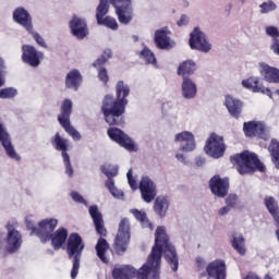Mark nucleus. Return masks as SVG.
<instances>
[{
    "mask_svg": "<svg viewBox=\"0 0 279 279\" xmlns=\"http://www.w3.org/2000/svg\"><path fill=\"white\" fill-rule=\"evenodd\" d=\"M110 11V1L100 0L98 7L96 8V21L98 25H104L109 29L117 31L119 29V24L114 17L106 16ZM106 16V17H104Z\"/></svg>",
    "mask_w": 279,
    "mask_h": 279,
    "instance_id": "10",
    "label": "nucleus"
},
{
    "mask_svg": "<svg viewBox=\"0 0 279 279\" xmlns=\"http://www.w3.org/2000/svg\"><path fill=\"white\" fill-rule=\"evenodd\" d=\"M182 95L185 99H193L197 95V85L191 78H183Z\"/></svg>",
    "mask_w": 279,
    "mask_h": 279,
    "instance_id": "35",
    "label": "nucleus"
},
{
    "mask_svg": "<svg viewBox=\"0 0 279 279\" xmlns=\"http://www.w3.org/2000/svg\"><path fill=\"white\" fill-rule=\"evenodd\" d=\"M171 32L167 27L155 32V45L157 49H171Z\"/></svg>",
    "mask_w": 279,
    "mask_h": 279,
    "instance_id": "29",
    "label": "nucleus"
},
{
    "mask_svg": "<svg viewBox=\"0 0 279 279\" xmlns=\"http://www.w3.org/2000/svg\"><path fill=\"white\" fill-rule=\"evenodd\" d=\"M116 9L119 23L128 25L132 22V0H110Z\"/></svg>",
    "mask_w": 279,
    "mask_h": 279,
    "instance_id": "11",
    "label": "nucleus"
},
{
    "mask_svg": "<svg viewBox=\"0 0 279 279\" xmlns=\"http://www.w3.org/2000/svg\"><path fill=\"white\" fill-rule=\"evenodd\" d=\"M196 263H197L198 269H202V268H203V265H204V259L198 258V259H196Z\"/></svg>",
    "mask_w": 279,
    "mask_h": 279,
    "instance_id": "54",
    "label": "nucleus"
},
{
    "mask_svg": "<svg viewBox=\"0 0 279 279\" xmlns=\"http://www.w3.org/2000/svg\"><path fill=\"white\" fill-rule=\"evenodd\" d=\"M131 215L135 217L137 221H140L142 228H148V230H154V225L149 221V218H147V213L145 210H140V209H131L130 210Z\"/></svg>",
    "mask_w": 279,
    "mask_h": 279,
    "instance_id": "37",
    "label": "nucleus"
},
{
    "mask_svg": "<svg viewBox=\"0 0 279 279\" xmlns=\"http://www.w3.org/2000/svg\"><path fill=\"white\" fill-rule=\"evenodd\" d=\"M106 186L113 195V197H119V190H117V187L114 186V180L112 178H108V180L106 181Z\"/></svg>",
    "mask_w": 279,
    "mask_h": 279,
    "instance_id": "45",
    "label": "nucleus"
},
{
    "mask_svg": "<svg viewBox=\"0 0 279 279\" xmlns=\"http://www.w3.org/2000/svg\"><path fill=\"white\" fill-rule=\"evenodd\" d=\"M174 141L175 143H184L180 146V151H193L196 147L195 135L189 131L178 133Z\"/></svg>",
    "mask_w": 279,
    "mask_h": 279,
    "instance_id": "24",
    "label": "nucleus"
},
{
    "mask_svg": "<svg viewBox=\"0 0 279 279\" xmlns=\"http://www.w3.org/2000/svg\"><path fill=\"white\" fill-rule=\"evenodd\" d=\"M230 162L236 167V171L240 175H250V173H256V171L265 173V171H267L265 163L260 161L258 155L250 150L232 155L230 157Z\"/></svg>",
    "mask_w": 279,
    "mask_h": 279,
    "instance_id": "4",
    "label": "nucleus"
},
{
    "mask_svg": "<svg viewBox=\"0 0 279 279\" xmlns=\"http://www.w3.org/2000/svg\"><path fill=\"white\" fill-rule=\"evenodd\" d=\"M140 58L146 62V64H156V56L149 48L144 47L143 50L140 52Z\"/></svg>",
    "mask_w": 279,
    "mask_h": 279,
    "instance_id": "40",
    "label": "nucleus"
},
{
    "mask_svg": "<svg viewBox=\"0 0 279 279\" xmlns=\"http://www.w3.org/2000/svg\"><path fill=\"white\" fill-rule=\"evenodd\" d=\"M179 27H183V25H189V16L182 15L180 20L177 22Z\"/></svg>",
    "mask_w": 279,
    "mask_h": 279,
    "instance_id": "52",
    "label": "nucleus"
},
{
    "mask_svg": "<svg viewBox=\"0 0 279 279\" xmlns=\"http://www.w3.org/2000/svg\"><path fill=\"white\" fill-rule=\"evenodd\" d=\"M71 197L73 202H76L77 204H86V199H84V196H82L78 192H71Z\"/></svg>",
    "mask_w": 279,
    "mask_h": 279,
    "instance_id": "50",
    "label": "nucleus"
},
{
    "mask_svg": "<svg viewBox=\"0 0 279 279\" xmlns=\"http://www.w3.org/2000/svg\"><path fill=\"white\" fill-rule=\"evenodd\" d=\"M128 97H130V85L123 81L116 84V98L107 94L102 99L101 112L108 125H123L125 120V108L128 107Z\"/></svg>",
    "mask_w": 279,
    "mask_h": 279,
    "instance_id": "2",
    "label": "nucleus"
},
{
    "mask_svg": "<svg viewBox=\"0 0 279 279\" xmlns=\"http://www.w3.org/2000/svg\"><path fill=\"white\" fill-rule=\"evenodd\" d=\"M268 151L271 156V161L274 162L276 169H279V142L276 138L270 141L268 146Z\"/></svg>",
    "mask_w": 279,
    "mask_h": 279,
    "instance_id": "39",
    "label": "nucleus"
},
{
    "mask_svg": "<svg viewBox=\"0 0 279 279\" xmlns=\"http://www.w3.org/2000/svg\"><path fill=\"white\" fill-rule=\"evenodd\" d=\"M39 231L38 239H40L41 243H47L49 238L52 235L53 230L58 228V219L56 218H46L38 222Z\"/></svg>",
    "mask_w": 279,
    "mask_h": 279,
    "instance_id": "21",
    "label": "nucleus"
},
{
    "mask_svg": "<svg viewBox=\"0 0 279 279\" xmlns=\"http://www.w3.org/2000/svg\"><path fill=\"white\" fill-rule=\"evenodd\" d=\"M260 74L264 76V80L269 84H279V70L278 68L270 66L269 64L263 63L260 65Z\"/></svg>",
    "mask_w": 279,
    "mask_h": 279,
    "instance_id": "32",
    "label": "nucleus"
},
{
    "mask_svg": "<svg viewBox=\"0 0 279 279\" xmlns=\"http://www.w3.org/2000/svg\"><path fill=\"white\" fill-rule=\"evenodd\" d=\"M260 13L262 14H268V12H274L276 10L277 5L274 3V1L269 0L267 2H263L260 5Z\"/></svg>",
    "mask_w": 279,
    "mask_h": 279,
    "instance_id": "43",
    "label": "nucleus"
},
{
    "mask_svg": "<svg viewBox=\"0 0 279 279\" xmlns=\"http://www.w3.org/2000/svg\"><path fill=\"white\" fill-rule=\"evenodd\" d=\"M3 86V78L0 76V87Z\"/></svg>",
    "mask_w": 279,
    "mask_h": 279,
    "instance_id": "56",
    "label": "nucleus"
},
{
    "mask_svg": "<svg viewBox=\"0 0 279 279\" xmlns=\"http://www.w3.org/2000/svg\"><path fill=\"white\" fill-rule=\"evenodd\" d=\"M162 254L172 271H178L180 267V258L175 246L169 242V235L165 227H158L155 233V244L146 263L138 268H135V278L137 279H160V269L162 267Z\"/></svg>",
    "mask_w": 279,
    "mask_h": 279,
    "instance_id": "1",
    "label": "nucleus"
},
{
    "mask_svg": "<svg viewBox=\"0 0 279 279\" xmlns=\"http://www.w3.org/2000/svg\"><path fill=\"white\" fill-rule=\"evenodd\" d=\"M197 69V64L193 60H186L179 64L177 73L181 75L183 80L189 78V75H193Z\"/></svg>",
    "mask_w": 279,
    "mask_h": 279,
    "instance_id": "34",
    "label": "nucleus"
},
{
    "mask_svg": "<svg viewBox=\"0 0 279 279\" xmlns=\"http://www.w3.org/2000/svg\"><path fill=\"white\" fill-rule=\"evenodd\" d=\"M89 215L93 219L95 230L97 234H99V238L95 250H96V255L104 263L105 265H108L110 263V259L106 256L107 252L110 250V244L105 236H108V230L106 229L105 222H104V215L99 211V207L97 205H92L89 206Z\"/></svg>",
    "mask_w": 279,
    "mask_h": 279,
    "instance_id": "3",
    "label": "nucleus"
},
{
    "mask_svg": "<svg viewBox=\"0 0 279 279\" xmlns=\"http://www.w3.org/2000/svg\"><path fill=\"white\" fill-rule=\"evenodd\" d=\"M51 145L57 151H61L63 158L65 173L69 178L73 177V166H71V157L69 156V140L62 137L60 132H57L54 136L51 137Z\"/></svg>",
    "mask_w": 279,
    "mask_h": 279,
    "instance_id": "8",
    "label": "nucleus"
},
{
    "mask_svg": "<svg viewBox=\"0 0 279 279\" xmlns=\"http://www.w3.org/2000/svg\"><path fill=\"white\" fill-rule=\"evenodd\" d=\"M138 189L141 191L142 199H144L146 204H151V202L156 199V195H158L156 184L151 179H149V177L142 178Z\"/></svg>",
    "mask_w": 279,
    "mask_h": 279,
    "instance_id": "19",
    "label": "nucleus"
},
{
    "mask_svg": "<svg viewBox=\"0 0 279 279\" xmlns=\"http://www.w3.org/2000/svg\"><path fill=\"white\" fill-rule=\"evenodd\" d=\"M82 82L83 77L80 70H71L65 76V88H69L70 90H80Z\"/></svg>",
    "mask_w": 279,
    "mask_h": 279,
    "instance_id": "30",
    "label": "nucleus"
},
{
    "mask_svg": "<svg viewBox=\"0 0 279 279\" xmlns=\"http://www.w3.org/2000/svg\"><path fill=\"white\" fill-rule=\"evenodd\" d=\"M66 239H69V230L64 227H60L49 236V241H51V245L56 251L62 250V245L66 243Z\"/></svg>",
    "mask_w": 279,
    "mask_h": 279,
    "instance_id": "28",
    "label": "nucleus"
},
{
    "mask_svg": "<svg viewBox=\"0 0 279 279\" xmlns=\"http://www.w3.org/2000/svg\"><path fill=\"white\" fill-rule=\"evenodd\" d=\"M243 132L245 136L248 138H254V136H258L263 141H269V132L267 131V126L262 122H244Z\"/></svg>",
    "mask_w": 279,
    "mask_h": 279,
    "instance_id": "15",
    "label": "nucleus"
},
{
    "mask_svg": "<svg viewBox=\"0 0 279 279\" xmlns=\"http://www.w3.org/2000/svg\"><path fill=\"white\" fill-rule=\"evenodd\" d=\"M112 279H133L136 278V268L132 265H118L111 270Z\"/></svg>",
    "mask_w": 279,
    "mask_h": 279,
    "instance_id": "27",
    "label": "nucleus"
},
{
    "mask_svg": "<svg viewBox=\"0 0 279 279\" xmlns=\"http://www.w3.org/2000/svg\"><path fill=\"white\" fill-rule=\"evenodd\" d=\"M129 185L133 191H136L138 189V183H136V179L132 175V169H130L126 173Z\"/></svg>",
    "mask_w": 279,
    "mask_h": 279,
    "instance_id": "47",
    "label": "nucleus"
},
{
    "mask_svg": "<svg viewBox=\"0 0 279 279\" xmlns=\"http://www.w3.org/2000/svg\"><path fill=\"white\" fill-rule=\"evenodd\" d=\"M265 279H274V278H271V276H269V275H266Z\"/></svg>",
    "mask_w": 279,
    "mask_h": 279,
    "instance_id": "57",
    "label": "nucleus"
},
{
    "mask_svg": "<svg viewBox=\"0 0 279 279\" xmlns=\"http://www.w3.org/2000/svg\"><path fill=\"white\" fill-rule=\"evenodd\" d=\"M209 189L216 197H227L230 191V179L216 174L209 180Z\"/></svg>",
    "mask_w": 279,
    "mask_h": 279,
    "instance_id": "14",
    "label": "nucleus"
},
{
    "mask_svg": "<svg viewBox=\"0 0 279 279\" xmlns=\"http://www.w3.org/2000/svg\"><path fill=\"white\" fill-rule=\"evenodd\" d=\"M71 114H73V101L65 98L61 104L58 121L63 130H65L66 134L73 138V141H81L82 135L73 125H71Z\"/></svg>",
    "mask_w": 279,
    "mask_h": 279,
    "instance_id": "7",
    "label": "nucleus"
},
{
    "mask_svg": "<svg viewBox=\"0 0 279 279\" xmlns=\"http://www.w3.org/2000/svg\"><path fill=\"white\" fill-rule=\"evenodd\" d=\"M5 229L8 230L7 251L9 254H14L15 252H19V250H21V245H23V235L19 230L14 229V225L11 222L7 223Z\"/></svg>",
    "mask_w": 279,
    "mask_h": 279,
    "instance_id": "13",
    "label": "nucleus"
},
{
    "mask_svg": "<svg viewBox=\"0 0 279 279\" xmlns=\"http://www.w3.org/2000/svg\"><path fill=\"white\" fill-rule=\"evenodd\" d=\"M175 158H177L178 160H180L181 162H184V160H185L184 155H182V154H177V155H175Z\"/></svg>",
    "mask_w": 279,
    "mask_h": 279,
    "instance_id": "55",
    "label": "nucleus"
},
{
    "mask_svg": "<svg viewBox=\"0 0 279 279\" xmlns=\"http://www.w3.org/2000/svg\"><path fill=\"white\" fill-rule=\"evenodd\" d=\"M107 134L111 141L114 143H118L120 147H124L128 151H136V145L132 141L125 132H123L121 129L117 128H109L107 131Z\"/></svg>",
    "mask_w": 279,
    "mask_h": 279,
    "instance_id": "12",
    "label": "nucleus"
},
{
    "mask_svg": "<svg viewBox=\"0 0 279 279\" xmlns=\"http://www.w3.org/2000/svg\"><path fill=\"white\" fill-rule=\"evenodd\" d=\"M16 95H19V92L14 87L0 89V99H13Z\"/></svg>",
    "mask_w": 279,
    "mask_h": 279,
    "instance_id": "42",
    "label": "nucleus"
},
{
    "mask_svg": "<svg viewBox=\"0 0 279 279\" xmlns=\"http://www.w3.org/2000/svg\"><path fill=\"white\" fill-rule=\"evenodd\" d=\"M189 45L191 49H196L197 51H203V53H208L211 46L206 39V34L199 31L198 27H195L194 31L190 34Z\"/></svg>",
    "mask_w": 279,
    "mask_h": 279,
    "instance_id": "16",
    "label": "nucleus"
},
{
    "mask_svg": "<svg viewBox=\"0 0 279 279\" xmlns=\"http://www.w3.org/2000/svg\"><path fill=\"white\" fill-rule=\"evenodd\" d=\"M22 60L29 66H38L40 61L45 59V53L36 50L34 46L23 45L22 46Z\"/></svg>",
    "mask_w": 279,
    "mask_h": 279,
    "instance_id": "18",
    "label": "nucleus"
},
{
    "mask_svg": "<svg viewBox=\"0 0 279 279\" xmlns=\"http://www.w3.org/2000/svg\"><path fill=\"white\" fill-rule=\"evenodd\" d=\"M239 199V196H236V194H230L227 198H226V204L227 206H229L230 208H234L236 206V202Z\"/></svg>",
    "mask_w": 279,
    "mask_h": 279,
    "instance_id": "48",
    "label": "nucleus"
},
{
    "mask_svg": "<svg viewBox=\"0 0 279 279\" xmlns=\"http://www.w3.org/2000/svg\"><path fill=\"white\" fill-rule=\"evenodd\" d=\"M100 170L107 178H117L119 175V167L114 165L101 166Z\"/></svg>",
    "mask_w": 279,
    "mask_h": 279,
    "instance_id": "41",
    "label": "nucleus"
},
{
    "mask_svg": "<svg viewBox=\"0 0 279 279\" xmlns=\"http://www.w3.org/2000/svg\"><path fill=\"white\" fill-rule=\"evenodd\" d=\"M3 66V61L0 59V69Z\"/></svg>",
    "mask_w": 279,
    "mask_h": 279,
    "instance_id": "58",
    "label": "nucleus"
},
{
    "mask_svg": "<svg viewBox=\"0 0 279 279\" xmlns=\"http://www.w3.org/2000/svg\"><path fill=\"white\" fill-rule=\"evenodd\" d=\"M69 27L72 36L77 38V40H84L86 36H88V24H86V20L82 17L74 15L69 23Z\"/></svg>",
    "mask_w": 279,
    "mask_h": 279,
    "instance_id": "20",
    "label": "nucleus"
},
{
    "mask_svg": "<svg viewBox=\"0 0 279 279\" xmlns=\"http://www.w3.org/2000/svg\"><path fill=\"white\" fill-rule=\"evenodd\" d=\"M28 34H32L34 40L37 43V45H39V47L47 49V43H45V38H43L40 34L34 32V29H32V32H28Z\"/></svg>",
    "mask_w": 279,
    "mask_h": 279,
    "instance_id": "44",
    "label": "nucleus"
},
{
    "mask_svg": "<svg viewBox=\"0 0 279 279\" xmlns=\"http://www.w3.org/2000/svg\"><path fill=\"white\" fill-rule=\"evenodd\" d=\"M264 205L268 210L269 215H271L274 221L279 223V205L278 201L274 196H265L264 197Z\"/></svg>",
    "mask_w": 279,
    "mask_h": 279,
    "instance_id": "33",
    "label": "nucleus"
},
{
    "mask_svg": "<svg viewBox=\"0 0 279 279\" xmlns=\"http://www.w3.org/2000/svg\"><path fill=\"white\" fill-rule=\"evenodd\" d=\"M13 19L15 23L22 25L26 32H32L34 29V25L32 24V15L29 12L23 8H17L13 12Z\"/></svg>",
    "mask_w": 279,
    "mask_h": 279,
    "instance_id": "26",
    "label": "nucleus"
},
{
    "mask_svg": "<svg viewBox=\"0 0 279 279\" xmlns=\"http://www.w3.org/2000/svg\"><path fill=\"white\" fill-rule=\"evenodd\" d=\"M227 146L223 136L217 133H210L204 146L205 153L211 158H223Z\"/></svg>",
    "mask_w": 279,
    "mask_h": 279,
    "instance_id": "9",
    "label": "nucleus"
},
{
    "mask_svg": "<svg viewBox=\"0 0 279 279\" xmlns=\"http://www.w3.org/2000/svg\"><path fill=\"white\" fill-rule=\"evenodd\" d=\"M266 34L267 36H270L272 40H276L279 38V31L276 26H268L266 27Z\"/></svg>",
    "mask_w": 279,
    "mask_h": 279,
    "instance_id": "46",
    "label": "nucleus"
},
{
    "mask_svg": "<svg viewBox=\"0 0 279 279\" xmlns=\"http://www.w3.org/2000/svg\"><path fill=\"white\" fill-rule=\"evenodd\" d=\"M231 209L232 207H229L227 205L218 210V215H220V217H223V215H228V213H230Z\"/></svg>",
    "mask_w": 279,
    "mask_h": 279,
    "instance_id": "53",
    "label": "nucleus"
},
{
    "mask_svg": "<svg viewBox=\"0 0 279 279\" xmlns=\"http://www.w3.org/2000/svg\"><path fill=\"white\" fill-rule=\"evenodd\" d=\"M225 106L231 117L239 119L241 112L243 111V102L239 99L233 98L232 96H226Z\"/></svg>",
    "mask_w": 279,
    "mask_h": 279,
    "instance_id": "31",
    "label": "nucleus"
},
{
    "mask_svg": "<svg viewBox=\"0 0 279 279\" xmlns=\"http://www.w3.org/2000/svg\"><path fill=\"white\" fill-rule=\"evenodd\" d=\"M206 271L207 279H226L228 276L226 262L223 259L210 262L206 267Z\"/></svg>",
    "mask_w": 279,
    "mask_h": 279,
    "instance_id": "22",
    "label": "nucleus"
},
{
    "mask_svg": "<svg viewBox=\"0 0 279 279\" xmlns=\"http://www.w3.org/2000/svg\"><path fill=\"white\" fill-rule=\"evenodd\" d=\"M154 210L159 217H165L169 210V198L167 196H158L154 203Z\"/></svg>",
    "mask_w": 279,
    "mask_h": 279,
    "instance_id": "36",
    "label": "nucleus"
},
{
    "mask_svg": "<svg viewBox=\"0 0 279 279\" xmlns=\"http://www.w3.org/2000/svg\"><path fill=\"white\" fill-rule=\"evenodd\" d=\"M84 240H82V235L80 233H71L68 238L66 242V254L68 257L73 259L72 269H71V278H77L80 274V262L82 260V252H84Z\"/></svg>",
    "mask_w": 279,
    "mask_h": 279,
    "instance_id": "5",
    "label": "nucleus"
},
{
    "mask_svg": "<svg viewBox=\"0 0 279 279\" xmlns=\"http://www.w3.org/2000/svg\"><path fill=\"white\" fill-rule=\"evenodd\" d=\"M0 143L4 148L9 158H13L14 160H21V157H19V155L16 154V150H14V146H12L10 134L8 133V131H5V128H3V124H0Z\"/></svg>",
    "mask_w": 279,
    "mask_h": 279,
    "instance_id": "25",
    "label": "nucleus"
},
{
    "mask_svg": "<svg viewBox=\"0 0 279 279\" xmlns=\"http://www.w3.org/2000/svg\"><path fill=\"white\" fill-rule=\"evenodd\" d=\"M110 58H112V50L106 49L104 53L93 63V66L98 71V80L102 82L105 86H107L108 82H110V76L108 75V70L104 68V64H106Z\"/></svg>",
    "mask_w": 279,
    "mask_h": 279,
    "instance_id": "17",
    "label": "nucleus"
},
{
    "mask_svg": "<svg viewBox=\"0 0 279 279\" xmlns=\"http://www.w3.org/2000/svg\"><path fill=\"white\" fill-rule=\"evenodd\" d=\"M270 49L276 56H279V39H272Z\"/></svg>",
    "mask_w": 279,
    "mask_h": 279,
    "instance_id": "51",
    "label": "nucleus"
},
{
    "mask_svg": "<svg viewBox=\"0 0 279 279\" xmlns=\"http://www.w3.org/2000/svg\"><path fill=\"white\" fill-rule=\"evenodd\" d=\"M231 245L240 256H245V238H243V235L233 234Z\"/></svg>",
    "mask_w": 279,
    "mask_h": 279,
    "instance_id": "38",
    "label": "nucleus"
},
{
    "mask_svg": "<svg viewBox=\"0 0 279 279\" xmlns=\"http://www.w3.org/2000/svg\"><path fill=\"white\" fill-rule=\"evenodd\" d=\"M276 95H279V89L276 90Z\"/></svg>",
    "mask_w": 279,
    "mask_h": 279,
    "instance_id": "59",
    "label": "nucleus"
},
{
    "mask_svg": "<svg viewBox=\"0 0 279 279\" xmlns=\"http://www.w3.org/2000/svg\"><path fill=\"white\" fill-rule=\"evenodd\" d=\"M26 228H27V230H31V234H36V236H38L39 227H36L34 221L26 220Z\"/></svg>",
    "mask_w": 279,
    "mask_h": 279,
    "instance_id": "49",
    "label": "nucleus"
},
{
    "mask_svg": "<svg viewBox=\"0 0 279 279\" xmlns=\"http://www.w3.org/2000/svg\"><path fill=\"white\" fill-rule=\"evenodd\" d=\"M242 86H244V88H247L248 90H252L253 93H260L262 95H267V97L272 99L271 89L263 86L258 77L251 76L246 80H243Z\"/></svg>",
    "mask_w": 279,
    "mask_h": 279,
    "instance_id": "23",
    "label": "nucleus"
},
{
    "mask_svg": "<svg viewBox=\"0 0 279 279\" xmlns=\"http://www.w3.org/2000/svg\"><path fill=\"white\" fill-rule=\"evenodd\" d=\"M132 238V223L129 218H122L118 226V232L113 242V250L116 254L121 256L128 251L130 239Z\"/></svg>",
    "mask_w": 279,
    "mask_h": 279,
    "instance_id": "6",
    "label": "nucleus"
}]
</instances>
